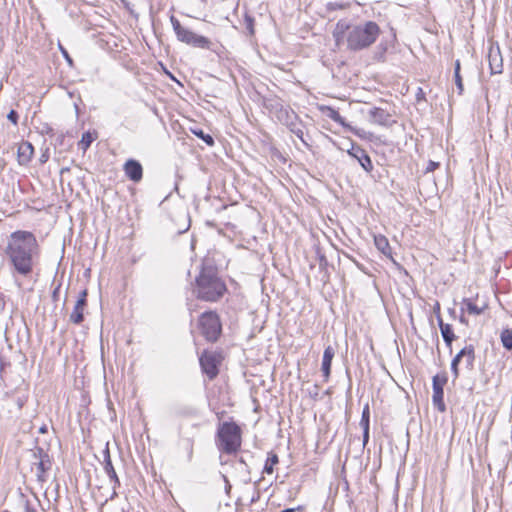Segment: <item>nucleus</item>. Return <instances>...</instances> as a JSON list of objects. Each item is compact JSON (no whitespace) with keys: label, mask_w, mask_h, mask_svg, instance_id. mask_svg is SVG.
<instances>
[{"label":"nucleus","mask_w":512,"mask_h":512,"mask_svg":"<svg viewBox=\"0 0 512 512\" xmlns=\"http://www.w3.org/2000/svg\"><path fill=\"white\" fill-rule=\"evenodd\" d=\"M60 288H61V284L59 283L54 289H53V292H52V300L54 302H57L58 299H59V293H60Z\"/></svg>","instance_id":"obj_38"},{"label":"nucleus","mask_w":512,"mask_h":512,"mask_svg":"<svg viewBox=\"0 0 512 512\" xmlns=\"http://www.w3.org/2000/svg\"><path fill=\"white\" fill-rule=\"evenodd\" d=\"M460 69H461L460 61L456 60L455 65H454V79H455V84L457 86L459 94H462L464 87H463L462 77L460 75Z\"/></svg>","instance_id":"obj_28"},{"label":"nucleus","mask_w":512,"mask_h":512,"mask_svg":"<svg viewBox=\"0 0 512 512\" xmlns=\"http://www.w3.org/2000/svg\"><path fill=\"white\" fill-rule=\"evenodd\" d=\"M123 170L126 177L135 183L143 178V167L138 160L128 159L123 165Z\"/></svg>","instance_id":"obj_10"},{"label":"nucleus","mask_w":512,"mask_h":512,"mask_svg":"<svg viewBox=\"0 0 512 512\" xmlns=\"http://www.w3.org/2000/svg\"><path fill=\"white\" fill-rule=\"evenodd\" d=\"M500 340L503 347L511 351L512 350V330L509 328L503 329L500 334Z\"/></svg>","instance_id":"obj_26"},{"label":"nucleus","mask_w":512,"mask_h":512,"mask_svg":"<svg viewBox=\"0 0 512 512\" xmlns=\"http://www.w3.org/2000/svg\"><path fill=\"white\" fill-rule=\"evenodd\" d=\"M223 479L226 482V491L229 492V490L231 489V485L229 484V481L225 475H223Z\"/></svg>","instance_id":"obj_47"},{"label":"nucleus","mask_w":512,"mask_h":512,"mask_svg":"<svg viewBox=\"0 0 512 512\" xmlns=\"http://www.w3.org/2000/svg\"><path fill=\"white\" fill-rule=\"evenodd\" d=\"M3 254L14 277L30 278L39 264L41 247L31 231L16 230L7 237Z\"/></svg>","instance_id":"obj_1"},{"label":"nucleus","mask_w":512,"mask_h":512,"mask_svg":"<svg viewBox=\"0 0 512 512\" xmlns=\"http://www.w3.org/2000/svg\"><path fill=\"white\" fill-rule=\"evenodd\" d=\"M201 334L209 342H216L222 333V324L218 314L214 311H206L199 317Z\"/></svg>","instance_id":"obj_5"},{"label":"nucleus","mask_w":512,"mask_h":512,"mask_svg":"<svg viewBox=\"0 0 512 512\" xmlns=\"http://www.w3.org/2000/svg\"><path fill=\"white\" fill-rule=\"evenodd\" d=\"M461 352H465V355L463 356V360L465 367L468 370L474 369V362H475V348L472 344L466 345L461 349Z\"/></svg>","instance_id":"obj_19"},{"label":"nucleus","mask_w":512,"mask_h":512,"mask_svg":"<svg viewBox=\"0 0 512 512\" xmlns=\"http://www.w3.org/2000/svg\"><path fill=\"white\" fill-rule=\"evenodd\" d=\"M86 306L83 305L82 300H77L76 304L70 314V321L74 324H81L84 321V310Z\"/></svg>","instance_id":"obj_17"},{"label":"nucleus","mask_w":512,"mask_h":512,"mask_svg":"<svg viewBox=\"0 0 512 512\" xmlns=\"http://www.w3.org/2000/svg\"><path fill=\"white\" fill-rule=\"evenodd\" d=\"M254 23H255V19L252 15H250L249 13H245L244 14V25H245V28L246 30L248 31V34L250 36H253L254 33H255V30H254Z\"/></svg>","instance_id":"obj_33"},{"label":"nucleus","mask_w":512,"mask_h":512,"mask_svg":"<svg viewBox=\"0 0 512 512\" xmlns=\"http://www.w3.org/2000/svg\"><path fill=\"white\" fill-rule=\"evenodd\" d=\"M116 489H117V488H113V491H112V493H111V495H110V497H109V500H113V499H115V498L118 496ZM107 502H108V499H106V500L102 503V505H101V506L103 507Z\"/></svg>","instance_id":"obj_43"},{"label":"nucleus","mask_w":512,"mask_h":512,"mask_svg":"<svg viewBox=\"0 0 512 512\" xmlns=\"http://www.w3.org/2000/svg\"><path fill=\"white\" fill-rule=\"evenodd\" d=\"M96 137H97L96 132L91 133V132L87 131V132L83 133L81 140L79 142V147L83 151H86L90 147L92 142L96 139Z\"/></svg>","instance_id":"obj_25"},{"label":"nucleus","mask_w":512,"mask_h":512,"mask_svg":"<svg viewBox=\"0 0 512 512\" xmlns=\"http://www.w3.org/2000/svg\"><path fill=\"white\" fill-rule=\"evenodd\" d=\"M369 430L370 429H365L363 430V446L365 447L366 444L368 443L369 441Z\"/></svg>","instance_id":"obj_42"},{"label":"nucleus","mask_w":512,"mask_h":512,"mask_svg":"<svg viewBox=\"0 0 512 512\" xmlns=\"http://www.w3.org/2000/svg\"><path fill=\"white\" fill-rule=\"evenodd\" d=\"M328 113H327V116L333 120L334 122L336 123H339L341 124L342 126H347L345 121H344V118L339 114V112L331 107H327L326 108Z\"/></svg>","instance_id":"obj_32"},{"label":"nucleus","mask_w":512,"mask_h":512,"mask_svg":"<svg viewBox=\"0 0 512 512\" xmlns=\"http://www.w3.org/2000/svg\"><path fill=\"white\" fill-rule=\"evenodd\" d=\"M488 62L491 74H501L503 72V58L498 45L490 46Z\"/></svg>","instance_id":"obj_11"},{"label":"nucleus","mask_w":512,"mask_h":512,"mask_svg":"<svg viewBox=\"0 0 512 512\" xmlns=\"http://www.w3.org/2000/svg\"><path fill=\"white\" fill-rule=\"evenodd\" d=\"M103 467L105 465H109V464H112V460H111V456H110V451H109V448H108V445L106 446L105 450L103 451Z\"/></svg>","instance_id":"obj_35"},{"label":"nucleus","mask_w":512,"mask_h":512,"mask_svg":"<svg viewBox=\"0 0 512 512\" xmlns=\"http://www.w3.org/2000/svg\"><path fill=\"white\" fill-rule=\"evenodd\" d=\"M187 45L201 49H211L212 42L204 36L193 33Z\"/></svg>","instance_id":"obj_18"},{"label":"nucleus","mask_w":512,"mask_h":512,"mask_svg":"<svg viewBox=\"0 0 512 512\" xmlns=\"http://www.w3.org/2000/svg\"><path fill=\"white\" fill-rule=\"evenodd\" d=\"M99 512H103L102 510H100Z\"/></svg>","instance_id":"obj_51"},{"label":"nucleus","mask_w":512,"mask_h":512,"mask_svg":"<svg viewBox=\"0 0 512 512\" xmlns=\"http://www.w3.org/2000/svg\"><path fill=\"white\" fill-rule=\"evenodd\" d=\"M103 469H104L105 473L107 474V476L109 477L110 482L112 483V488L120 487V485H121L120 479L115 471L113 464L105 465L103 467Z\"/></svg>","instance_id":"obj_21"},{"label":"nucleus","mask_w":512,"mask_h":512,"mask_svg":"<svg viewBox=\"0 0 512 512\" xmlns=\"http://www.w3.org/2000/svg\"><path fill=\"white\" fill-rule=\"evenodd\" d=\"M464 355H465V352H461V350H460L451 361V371H452L454 380H456L459 377V364L463 360Z\"/></svg>","instance_id":"obj_27"},{"label":"nucleus","mask_w":512,"mask_h":512,"mask_svg":"<svg viewBox=\"0 0 512 512\" xmlns=\"http://www.w3.org/2000/svg\"><path fill=\"white\" fill-rule=\"evenodd\" d=\"M278 120L283 123L291 133L296 135L303 144L308 146L304 139V124L299 116L290 108L281 106L277 111Z\"/></svg>","instance_id":"obj_6"},{"label":"nucleus","mask_w":512,"mask_h":512,"mask_svg":"<svg viewBox=\"0 0 512 512\" xmlns=\"http://www.w3.org/2000/svg\"><path fill=\"white\" fill-rule=\"evenodd\" d=\"M439 166H440V164H439L438 162H435V161L430 160V161L428 162V165H427V167H426L425 172H426V173L433 172V171H434V170H436Z\"/></svg>","instance_id":"obj_37"},{"label":"nucleus","mask_w":512,"mask_h":512,"mask_svg":"<svg viewBox=\"0 0 512 512\" xmlns=\"http://www.w3.org/2000/svg\"><path fill=\"white\" fill-rule=\"evenodd\" d=\"M223 357L221 353L215 351H203L199 357V363L202 372L208 377L209 380L215 379L219 374V367L222 363Z\"/></svg>","instance_id":"obj_7"},{"label":"nucleus","mask_w":512,"mask_h":512,"mask_svg":"<svg viewBox=\"0 0 512 512\" xmlns=\"http://www.w3.org/2000/svg\"><path fill=\"white\" fill-rule=\"evenodd\" d=\"M239 462H240L241 464H244L245 466H247V463H246V461L244 460V458H243V457H240V458H239Z\"/></svg>","instance_id":"obj_49"},{"label":"nucleus","mask_w":512,"mask_h":512,"mask_svg":"<svg viewBox=\"0 0 512 512\" xmlns=\"http://www.w3.org/2000/svg\"><path fill=\"white\" fill-rule=\"evenodd\" d=\"M462 304L469 314L480 315L483 313L484 308L477 306L471 298H464Z\"/></svg>","instance_id":"obj_24"},{"label":"nucleus","mask_w":512,"mask_h":512,"mask_svg":"<svg viewBox=\"0 0 512 512\" xmlns=\"http://www.w3.org/2000/svg\"><path fill=\"white\" fill-rule=\"evenodd\" d=\"M47 432H48V427H47V425H45V424H44V425H42V426L39 428V433H41V434H45V433H47Z\"/></svg>","instance_id":"obj_46"},{"label":"nucleus","mask_w":512,"mask_h":512,"mask_svg":"<svg viewBox=\"0 0 512 512\" xmlns=\"http://www.w3.org/2000/svg\"><path fill=\"white\" fill-rule=\"evenodd\" d=\"M78 300H82L83 305L87 306V290H83L80 293Z\"/></svg>","instance_id":"obj_39"},{"label":"nucleus","mask_w":512,"mask_h":512,"mask_svg":"<svg viewBox=\"0 0 512 512\" xmlns=\"http://www.w3.org/2000/svg\"><path fill=\"white\" fill-rule=\"evenodd\" d=\"M34 456L39 457V462L36 464L37 479L40 482H45L47 480L46 473L52 466L50 456L42 448H38L37 452L34 453Z\"/></svg>","instance_id":"obj_9"},{"label":"nucleus","mask_w":512,"mask_h":512,"mask_svg":"<svg viewBox=\"0 0 512 512\" xmlns=\"http://www.w3.org/2000/svg\"><path fill=\"white\" fill-rule=\"evenodd\" d=\"M347 153L355 158L360 166L366 171L371 172L373 170V164L371 161L370 156L367 154V152L358 144L351 143V148L347 150Z\"/></svg>","instance_id":"obj_8"},{"label":"nucleus","mask_w":512,"mask_h":512,"mask_svg":"<svg viewBox=\"0 0 512 512\" xmlns=\"http://www.w3.org/2000/svg\"><path fill=\"white\" fill-rule=\"evenodd\" d=\"M348 127L357 136L362 137V138L364 137V130L363 129H356V128H352L350 126H348Z\"/></svg>","instance_id":"obj_41"},{"label":"nucleus","mask_w":512,"mask_h":512,"mask_svg":"<svg viewBox=\"0 0 512 512\" xmlns=\"http://www.w3.org/2000/svg\"><path fill=\"white\" fill-rule=\"evenodd\" d=\"M192 133L203 140L208 146L214 145V139L211 135L205 133L202 129H192Z\"/></svg>","instance_id":"obj_31"},{"label":"nucleus","mask_w":512,"mask_h":512,"mask_svg":"<svg viewBox=\"0 0 512 512\" xmlns=\"http://www.w3.org/2000/svg\"><path fill=\"white\" fill-rule=\"evenodd\" d=\"M374 243L376 248L386 257L392 258V249L388 239L383 235L374 236Z\"/></svg>","instance_id":"obj_16"},{"label":"nucleus","mask_w":512,"mask_h":512,"mask_svg":"<svg viewBox=\"0 0 512 512\" xmlns=\"http://www.w3.org/2000/svg\"><path fill=\"white\" fill-rule=\"evenodd\" d=\"M278 462H279V458H278L277 454H275L273 452L268 453V457L265 461V465L263 468V473L272 474L274 471V466L276 464H278Z\"/></svg>","instance_id":"obj_23"},{"label":"nucleus","mask_w":512,"mask_h":512,"mask_svg":"<svg viewBox=\"0 0 512 512\" xmlns=\"http://www.w3.org/2000/svg\"><path fill=\"white\" fill-rule=\"evenodd\" d=\"M170 21H171V24H172V27L176 34L177 39L180 42L187 44L194 32L183 27L181 25V23L179 22V20L173 15L170 17Z\"/></svg>","instance_id":"obj_13"},{"label":"nucleus","mask_w":512,"mask_h":512,"mask_svg":"<svg viewBox=\"0 0 512 512\" xmlns=\"http://www.w3.org/2000/svg\"><path fill=\"white\" fill-rule=\"evenodd\" d=\"M335 355V350L332 346H327L323 353L321 371L324 376V381L327 382L331 373L332 360Z\"/></svg>","instance_id":"obj_14"},{"label":"nucleus","mask_w":512,"mask_h":512,"mask_svg":"<svg viewBox=\"0 0 512 512\" xmlns=\"http://www.w3.org/2000/svg\"><path fill=\"white\" fill-rule=\"evenodd\" d=\"M444 390H433L432 401L434 406L440 411L444 412L446 410V406L444 403Z\"/></svg>","instance_id":"obj_22"},{"label":"nucleus","mask_w":512,"mask_h":512,"mask_svg":"<svg viewBox=\"0 0 512 512\" xmlns=\"http://www.w3.org/2000/svg\"><path fill=\"white\" fill-rule=\"evenodd\" d=\"M7 118H8V120H9V121H11L14 125H17L19 115H18V113H17L15 110H11V111L8 113Z\"/></svg>","instance_id":"obj_36"},{"label":"nucleus","mask_w":512,"mask_h":512,"mask_svg":"<svg viewBox=\"0 0 512 512\" xmlns=\"http://www.w3.org/2000/svg\"><path fill=\"white\" fill-rule=\"evenodd\" d=\"M215 443L220 452L228 455L235 454L242 443L240 426L233 421L220 423L217 428Z\"/></svg>","instance_id":"obj_4"},{"label":"nucleus","mask_w":512,"mask_h":512,"mask_svg":"<svg viewBox=\"0 0 512 512\" xmlns=\"http://www.w3.org/2000/svg\"><path fill=\"white\" fill-rule=\"evenodd\" d=\"M360 426L362 430L370 429V409L368 404H366L363 408Z\"/></svg>","instance_id":"obj_30"},{"label":"nucleus","mask_w":512,"mask_h":512,"mask_svg":"<svg viewBox=\"0 0 512 512\" xmlns=\"http://www.w3.org/2000/svg\"><path fill=\"white\" fill-rule=\"evenodd\" d=\"M435 313H436V316L438 314H440V304L437 302L436 305H435Z\"/></svg>","instance_id":"obj_48"},{"label":"nucleus","mask_w":512,"mask_h":512,"mask_svg":"<svg viewBox=\"0 0 512 512\" xmlns=\"http://www.w3.org/2000/svg\"><path fill=\"white\" fill-rule=\"evenodd\" d=\"M440 331H441L442 338H443L447 348L449 349V352L451 353L452 352V343L456 339V335L454 333L453 327H452V325L448 324L444 328L442 327V329Z\"/></svg>","instance_id":"obj_20"},{"label":"nucleus","mask_w":512,"mask_h":512,"mask_svg":"<svg viewBox=\"0 0 512 512\" xmlns=\"http://www.w3.org/2000/svg\"><path fill=\"white\" fill-rule=\"evenodd\" d=\"M304 511V507L303 506H298L296 508H287V509H284L280 512H303Z\"/></svg>","instance_id":"obj_40"},{"label":"nucleus","mask_w":512,"mask_h":512,"mask_svg":"<svg viewBox=\"0 0 512 512\" xmlns=\"http://www.w3.org/2000/svg\"><path fill=\"white\" fill-rule=\"evenodd\" d=\"M380 26L372 20L348 24L344 20L337 22L334 37L339 40L345 37L347 48L351 51H361L370 48L381 35Z\"/></svg>","instance_id":"obj_2"},{"label":"nucleus","mask_w":512,"mask_h":512,"mask_svg":"<svg viewBox=\"0 0 512 512\" xmlns=\"http://www.w3.org/2000/svg\"><path fill=\"white\" fill-rule=\"evenodd\" d=\"M226 290L225 283L218 276L217 268L211 263L204 262L195 279L194 294L196 297L206 302H216Z\"/></svg>","instance_id":"obj_3"},{"label":"nucleus","mask_w":512,"mask_h":512,"mask_svg":"<svg viewBox=\"0 0 512 512\" xmlns=\"http://www.w3.org/2000/svg\"><path fill=\"white\" fill-rule=\"evenodd\" d=\"M25 512H38V511L30 505L29 501H26Z\"/></svg>","instance_id":"obj_45"},{"label":"nucleus","mask_w":512,"mask_h":512,"mask_svg":"<svg viewBox=\"0 0 512 512\" xmlns=\"http://www.w3.org/2000/svg\"><path fill=\"white\" fill-rule=\"evenodd\" d=\"M18 162L20 165L29 163L34 154V147L28 141H23L18 147Z\"/></svg>","instance_id":"obj_15"},{"label":"nucleus","mask_w":512,"mask_h":512,"mask_svg":"<svg viewBox=\"0 0 512 512\" xmlns=\"http://www.w3.org/2000/svg\"><path fill=\"white\" fill-rule=\"evenodd\" d=\"M369 121L382 126H391L394 121L391 120L392 115L385 109L373 107L369 110Z\"/></svg>","instance_id":"obj_12"},{"label":"nucleus","mask_w":512,"mask_h":512,"mask_svg":"<svg viewBox=\"0 0 512 512\" xmlns=\"http://www.w3.org/2000/svg\"><path fill=\"white\" fill-rule=\"evenodd\" d=\"M447 381H448V378H447L446 373H443L441 375L440 374L435 375L432 380L433 390H444V386L447 383Z\"/></svg>","instance_id":"obj_29"},{"label":"nucleus","mask_w":512,"mask_h":512,"mask_svg":"<svg viewBox=\"0 0 512 512\" xmlns=\"http://www.w3.org/2000/svg\"><path fill=\"white\" fill-rule=\"evenodd\" d=\"M436 318H437V322H438L440 330L442 329V326L444 328L445 326L448 325V323H444V321H443V319H442L440 314H438Z\"/></svg>","instance_id":"obj_44"},{"label":"nucleus","mask_w":512,"mask_h":512,"mask_svg":"<svg viewBox=\"0 0 512 512\" xmlns=\"http://www.w3.org/2000/svg\"><path fill=\"white\" fill-rule=\"evenodd\" d=\"M347 6H348L347 4H343V3L329 2L327 4V9L330 11H335L338 9H345V8H347Z\"/></svg>","instance_id":"obj_34"},{"label":"nucleus","mask_w":512,"mask_h":512,"mask_svg":"<svg viewBox=\"0 0 512 512\" xmlns=\"http://www.w3.org/2000/svg\"><path fill=\"white\" fill-rule=\"evenodd\" d=\"M460 322L461 323H466V319H465V317L463 315L460 317Z\"/></svg>","instance_id":"obj_50"}]
</instances>
